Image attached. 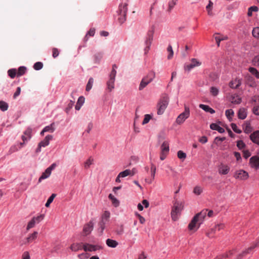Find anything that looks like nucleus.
Here are the masks:
<instances>
[{
	"instance_id": "1a4fd4ad",
	"label": "nucleus",
	"mask_w": 259,
	"mask_h": 259,
	"mask_svg": "<svg viewBox=\"0 0 259 259\" xmlns=\"http://www.w3.org/2000/svg\"><path fill=\"white\" fill-rule=\"evenodd\" d=\"M53 138V136L52 135H48L46 137L45 139L41 141L38 147L36 150V152H38L40 151V148L41 147H45L49 145V142Z\"/></svg>"
},
{
	"instance_id": "20e7f679",
	"label": "nucleus",
	"mask_w": 259,
	"mask_h": 259,
	"mask_svg": "<svg viewBox=\"0 0 259 259\" xmlns=\"http://www.w3.org/2000/svg\"><path fill=\"white\" fill-rule=\"evenodd\" d=\"M189 116L190 109L188 107L185 105V111L178 116L176 122L178 124L180 125L182 124Z\"/></svg>"
},
{
	"instance_id": "5701e85b",
	"label": "nucleus",
	"mask_w": 259,
	"mask_h": 259,
	"mask_svg": "<svg viewBox=\"0 0 259 259\" xmlns=\"http://www.w3.org/2000/svg\"><path fill=\"white\" fill-rule=\"evenodd\" d=\"M229 168L227 165H222L220 167L219 171V173L222 175H226L228 173Z\"/></svg>"
},
{
	"instance_id": "338daca9",
	"label": "nucleus",
	"mask_w": 259,
	"mask_h": 259,
	"mask_svg": "<svg viewBox=\"0 0 259 259\" xmlns=\"http://www.w3.org/2000/svg\"><path fill=\"white\" fill-rule=\"evenodd\" d=\"M246 254L245 252L242 251L240 253L237 255L236 257V259H242L244 256H246Z\"/></svg>"
},
{
	"instance_id": "6ab92c4d",
	"label": "nucleus",
	"mask_w": 259,
	"mask_h": 259,
	"mask_svg": "<svg viewBox=\"0 0 259 259\" xmlns=\"http://www.w3.org/2000/svg\"><path fill=\"white\" fill-rule=\"evenodd\" d=\"M199 107L204 110L205 112H209L211 114H213L215 113V111L211 108H210L209 106L204 104H200Z\"/></svg>"
},
{
	"instance_id": "864d4df0",
	"label": "nucleus",
	"mask_w": 259,
	"mask_h": 259,
	"mask_svg": "<svg viewBox=\"0 0 259 259\" xmlns=\"http://www.w3.org/2000/svg\"><path fill=\"white\" fill-rule=\"evenodd\" d=\"M252 62L254 66H259V55L254 57Z\"/></svg>"
},
{
	"instance_id": "e2e57ef3",
	"label": "nucleus",
	"mask_w": 259,
	"mask_h": 259,
	"mask_svg": "<svg viewBox=\"0 0 259 259\" xmlns=\"http://www.w3.org/2000/svg\"><path fill=\"white\" fill-rule=\"evenodd\" d=\"M226 140V138L225 137H222V138H220V137H216L214 139V143L218 145L219 144V141H221V142H222V141H224V140Z\"/></svg>"
},
{
	"instance_id": "7ed1b4c3",
	"label": "nucleus",
	"mask_w": 259,
	"mask_h": 259,
	"mask_svg": "<svg viewBox=\"0 0 259 259\" xmlns=\"http://www.w3.org/2000/svg\"><path fill=\"white\" fill-rule=\"evenodd\" d=\"M168 102L169 97L168 95H164L161 97L157 104V114L158 115H161L163 113L168 104Z\"/></svg>"
},
{
	"instance_id": "6e6552de",
	"label": "nucleus",
	"mask_w": 259,
	"mask_h": 259,
	"mask_svg": "<svg viewBox=\"0 0 259 259\" xmlns=\"http://www.w3.org/2000/svg\"><path fill=\"white\" fill-rule=\"evenodd\" d=\"M152 76L149 79H146V77H144L142 79L139 86V90H143L145 87H146L147 85L151 81H152L153 79L155 77V72H152L151 73Z\"/></svg>"
},
{
	"instance_id": "bb28decb",
	"label": "nucleus",
	"mask_w": 259,
	"mask_h": 259,
	"mask_svg": "<svg viewBox=\"0 0 259 259\" xmlns=\"http://www.w3.org/2000/svg\"><path fill=\"white\" fill-rule=\"evenodd\" d=\"M244 133L246 134L250 133L252 131V128L249 122H246L245 123V127L243 128Z\"/></svg>"
},
{
	"instance_id": "f03ea898",
	"label": "nucleus",
	"mask_w": 259,
	"mask_h": 259,
	"mask_svg": "<svg viewBox=\"0 0 259 259\" xmlns=\"http://www.w3.org/2000/svg\"><path fill=\"white\" fill-rule=\"evenodd\" d=\"M183 208L184 204L182 202H176L175 203L171 212V219L174 221H176L178 219V217L181 215Z\"/></svg>"
},
{
	"instance_id": "ddd939ff",
	"label": "nucleus",
	"mask_w": 259,
	"mask_h": 259,
	"mask_svg": "<svg viewBox=\"0 0 259 259\" xmlns=\"http://www.w3.org/2000/svg\"><path fill=\"white\" fill-rule=\"evenodd\" d=\"M31 134V129H28L24 132V135H23L22 136V139L23 142L20 143V147H21L23 146V145L24 144L25 141H27L28 140L30 139Z\"/></svg>"
},
{
	"instance_id": "dca6fc26",
	"label": "nucleus",
	"mask_w": 259,
	"mask_h": 259,
	"mask_svg": "<svg viewBox=\"0 0 259 259\" xmlns=\"http://www.w3.org/2000/svg\"><path fill=\"white\" fill-rule=\"evenodd\" d=\"M247 116L246 110L244 108H240L238 112V117L240 119H244Z\"/></svg>"
},
{
	"instance_id": "39448f33",
	"label": "nucleus",
	"mask_w": 259,
	"mask_h": 259,
	"mask_svg": "<svg viewBox=\"0 0 259 259\" xmlns=\"http://www.w3.org/2000/svg\"><path fill=\"white\" fill-rule=\"evenodd\" d=\"M127 4H124L122 9L119 10V15L120 17H119L118 20L120 23H123L126 20V13L127 10Z\"/></svg>"
},
{
	"instance_id": "c756f323",
	"label": "nucleus",
	"mask_w": 259,
	"mask_h": 259,
	"mask_svg": "<svg viewBox=\"0 0 259 259\" xmlns=\"http://www.w3.org/2000/svg\"><path fill=\"white\" fill-rule=\"evenodd\" d=\"M26 71V68L24 66H21L18 68L17 72V76H20L25 74Z\"/></svg>"
},
{
	"instance_id": "7c9ffc66",
	"label": "nucleus",
	"mask_w": 259,
	"mask_h": 259,
	"mask_svg": "<svg viewBox=\"0 0 259 259\" xmlns=\"http://www.w3.org/2000/svg\"><path fill=\"white\" fill-rule=\"evenodd\" d=\"M210 93L212 96L215 97L219 94V90L216 87H211L210 88Z\"/></svg>"
},
{
	"instance_id": "e433bc0d",
	"label": "nucleus",
	"mask_w": 259,
	"mask_h": 259,
	"mask_svg": "<svg viewBox=\"0 0 259 259\" xmlns=\"http://www.w3.org/2000/svg\"><path fill=\"white\" fill-rule=\"evenodd\" d=\"M213 6V3L211 1H209L208 5L206 6V10L207 11L208 15L212 16L213 13L211 11V9Z\"/></svg>"
},
{
	"instance_id": "774afa93",
	"label": "nucleus",
	"mask_w": 259,
	"mask_h": 259,
	"mask_svg": "<svg viewBox=\"0 0 259 259\" xmlns=\"http://www.w3.org/2000/svg\"><path fill=\"white\" fill-rule=\"evenodd\" d=\"M253 112L254 114L259 115V107H254L253 108Z\"/></svg>"
},
{
	"instance_id": "ea45409f",
	"label": "nucleus",
	"mask_w": 259,
	"mask_h": 259,
	"mask_svg": "<svg viewBox=\"0 0 259 259\" xmlns=\"http://www.w3.org/2000/svg\"><path fill=\"white\" fill-rule=\"evenodd\" d=\"M225 114L227 118L230 121L232 119L231 116H233L234 113L232 109H228L226 111Z\"/></svg>"
},
{
	"instance_id": "4c0bfd02",
	"label": "nucleus",
	"mask_w": 259,
	"mask_h": 259,
	"mask_svg": "<svg viewBox=\"0 0 259 259\" xmlns=\"http://www.w3.org/2000/svg\"><path fill=\"white\" fill-rule=\"evenodd\" d=\"M177 154L178 158L182 161L184 160L186 158V154L181 150L179 151Z\"/></svg>"
},
{
	"instance_id": "f3484780",
	"label": "nucleus",
	"mask_w": 259,
	"mask_h": 259,
	"mask_svg": "<svg viewBox=\"0 0 259 259\" xmlns=\"http://www.w3.org/2000/svg\"><path fill=\"white\" fill-rule=\"evenodd\" d=\"M247 83L251 87H254L256 86L255 82L254 80V78L250 76L249 74H247L245 76Z\"/></svg>"
},
{
	"instance_id": "3c124183",
	"label": "nucleus",
	"mask_w": 259,
	"mask_h": 259,
	"mask_svg": "<svg viewBox=\"0 0 259 259\" xmlns=\"http://www.w3.org/2000/svg\"><path fill=\"white\" fill-rule=\"evenodd\" d=\"M167 50V51L169 53V54L167 57V59H170L172 57L173 55H174V52H173V50L172 49V47L170 45H169Z\"/></svg>"
},
{
	"instance_id": "2f4dec72",
	"label": "nucleus",
	"mask_w": 259,
	"mask_h": 259,
	"mask_svg": "<svg viewBox=\"0 0 259 259\" xmlns=\"http://www.w3.org/2000/svg\"><path fill=\"white\" fill-rule=\"evenodd\" d=\"M258 9L256 6H252L248 9L247 15L248 17H251L252 15L253 12H257Z\"/></svg>"
},
{
	"instance_id": "aec40b11",
	"label": "nucleus",
	"mask_w": 259,
	"mask_h": 259,
	"mask_svg": "<svg viewBox=\"0 0 259 259\" xmlns=\"http://www.w3.org/2000/svg\"><path fill=\"white\" fill-rule=\"evenodd\" d=\"M83 247L82 243H73L70 247V248L73 251H77L80 250Z\"/></svg>"
},
{
	"instance_id": "0eeeda50",
	"label": "nucleus",
	"mask_w": 259,
	"mask_h": 259,
	"mask_svg": "<svg viewBox=\"0 0 259 259\" xmlns=\"http://www.w3.org/2000/svg\"><path fill=\"white\" fill-rule=\"evenodd\" d=\"M93 227L94 224L92 221H90L89 223L85 224L82 231L83 235L85 236L90 234L93 230Z\"/></svg>"
},
{
	"instance_id": "8fccbe9b",
	"label": "nucleus",
	"mask_w": 259,
	"mask_h": 259,
	"mask_svg": "<svg viewBox=\"0 0 259 259\" xmlns=\"http://www.w3.org/2000/svg\"><path fill=\"white\" fill-rule=\"evenodd\" d=\"M53 124H52L50 126H47L45 127L44 130L41 131V134L42 135L44 132H48L51 131L53 132L54 131V128L52 127Z\"/></svg>"
},
{
	"instance_id": "49530a36",
	"label": "nucleus",
	"mask_w": 259,
	"mask_h": 259,
	"mask_svg": "<svg viewBox=\"0 0 259 259\" xmlns=\"http://www.w3.org/2000/svg\"><path fill=\"white\" fill-rule=\"evenodd\" d=\"M256 247H255L254 244H252L250 246L243 250V251L246 255H247L248 254L250 253L251 251H252Z\"/></svg>"
},
{
	"instance_id": "4be33fe9",
	"label": "nucleus",
	"mask_w": 259,
	"mask_h": 259,
	"mask_svg": "<svg viewBox=\"0 0 259 259\" xmlns=\"http://www.w3.org/2000/svg\"><path fill=\"white\" fill-rule=\"evenodd\" d=\"M241 98L237 95H233L231 96V102L233 104H239L241 102Z\"/></svg>"
},
{
	"instance_id": "473e14b6",
	"label": "nucleus",
	"mask_w": 259,
	"mask_h": 259,
	"mask_svg": "<svg viewBox=\"0 0 259 259\" xmlns=\"http://www.w3.org/2000/svg\"><path fill=\"white\" fill-rule=\"evenodd\" d=\"M114 79L110 78L109 81L107 83L108 89L109 90V91H111V90L114 88Z\"/></svg>"
},
{
	"instance_id": "de8ad7c7",
	"label": "nucleus",
	"mask_w": 259,
	"mask_h": 259,
	"mask_svg": "<svg viewBox=\"0 0 259 259\" xmlns=\"http://www.w3.org/2000/svg\"><path fill=\"white\" fill-rule=\"evenodd\" d=\"M42 67L43 64L40 62H37L35 63L33 65V68L36 70L41 69Z\"/></svg>"
},
{
	"instance_id": "72a5a7b5",
	"label": "nucleus",
	"mask_w": 259,
	"mask_h": 259,
	"mask_svg": "<svg viewBox=\"0 0 259 259\" xmlns=\"http://www.w3.org/2000/svg\"><path fill=\"white\" fill-rule=\"evenodd\" d=\"M8 108V104L4 101H0V109L3 111L7 110Z\"/></svg>"
},
{
	"instance_id": "79ce46f5",
	"label": "nucleus",
	"mask_w": 259,
	"mask_h": 259,
	"mask_svg": "<svg viewBox=\"0 0 259 259\" xmlns=\"http://www.w3.org/2000/svg\"><path fill=\"white\" fill-rule=\"evenodd\" d=\"M252 34L254 37L259 39V27H257L253 28Z\"/></svg>"
},
{
	"instance_id": "603ef678",
	"label": "nucleus",
	"mask_w": 259,
	"mask_h": 259,
	"mask_svg": "<svg viewBox=\"0 0 259 259\" xmlns=\"http://www.w3.org/2000/svg\"><path fill=\"white\" fill-rule=\"evenodd\" d=\"M44 218V214H40L39 216H37L36 218H33V226L35 222L39 223L40 221H41Z\"/></svg>"
},
{
	"instance_id": "4468645a",
	"label": "nucleus",
	"mask_w": 259,
	"mask_h": 259,
	"mask_svg": "<svg viewBox=\"0 0 259 259\" xmlns=\"http://www.w3.org/2000/svg\"><path fill=\"white\" fill-rule=\"evenodd\" d=\"M249 137L252 142L259 145V131H256L251 134Z\"/></svg>"
},
{
	"instance_id": "09e8293b",
	"label": "nucleus",
	"mask_w": 259,
	"mask_h": 259,
	"mask_svg": "<svg viewBox=\"0 0 259 259\" xmlns=\"http://www.w3.org/2000/svg\"><path fill=\"white\" fill-rule=\"evenodd\" d=\"M233 254V251L232 250H230L228 253H226L220 255L219 258H221L222 259L223 258H228L232 256Z\"/></svg>"
},
{
	"instance_id": "f8f14e48",
	"label": "nucleus",
	"mask_w": 259,
	"mask_h": 259,
	"mask_svg": "<svg viewBox=\"0 0 259 259\" xmlns=\"http://www.w3.org/2000/svg\"><path fill=\"white\" fill-rule=\"evenodd\" d=\"M56 166V164L55 163H53L49 167L47 168L39 178V181H40L41 179L48 178L51 175L52 169H53Z\"/></svg>"
},
{
	"instance_id": "5fc2aeb1",
	"label": "nucleus",
	"mask_w": 259,
	"mask_h": 259,
	"mask_svg": "<svg viewBox=\"0 0 259 259\" xmlns=\"http://www.w3.org/2000/svg\"><path fill=\"white\" fill-rule=\"evenodd\" d=\"M94 161L93 158L91 157L89 158V159L85 162L84 163V167L85 168H88L89 167L90 165H91Z\"/></svg>"
},
{
	"instance_id": "9d476101",
	"label": "nucleus",
	"mask_w": 259,
	"mask_h": 259,
	"mask_svg": "<svg viewBox=\"0 0 259 259\" xmlns=\"http://www.w3.org/2000/svg\"><path fill=\"white\" fill-rule=\"evenodd\" d=\"M249 164L252 168H255L256 170L259 168V157L257 156H253L249 159Z\"/></svg>"
},
{
	"instance_id": "a19ab883",
	"label": "nucleus",
	"mask_w": 259,
	"mask_h": 259,
	"mask_svg": "<svg viewBox=\"0 0 259 259\" xmlns=\"http://www.w3.org/2000/svg\"><path fill=\"white\" fill-rule=\"evenodd\" d=\"M237 147L239 150H241L246 147V145L242 140H239L237 142Z\"/></svg>"
},
{
	"instance_id": "13d9d810",
	"label": "nucleus",
	"mask_w": 259,
	"mask_h": 259,
	"mask_svg": "<svg viewBox=\"0 0 259 259\" xmlns=\"http://www.w3.org/2000/svg\"><path fill=\"white\" fill-rule=\"evenodd\" d=\"M243 157L245 159H247V158H248L251 155L250 152L248 150H243Z\"/></svg>"
},
{
	"instance_id": "f704fd0d",
	"label": "nucleus",
	"mask_w": 259,
	"mask_h": 259,
	"mask_svg": "<svg viewBox=\"0 0 259 259\" xmlns=\"http://www.w3.org/2000/svg\"><path fill=\"white\" fill-rule=\"evenodd\" d=\"M131 174V170L130 169H126L119 174V177L123 178Z\"/></svg>"
},
{
	"instance_id": "9b49d317",
	"label": "nucleus",
	"mask_w": 259,
	"mask_h": 259,
	"mask_svg": "<svg viewBox=\"0 0 259 259\" xmlns=\"http://www.w3.org/2000/svg\"><path fill=\"white\" fill-rule=\"evenodd\" d=\"M236 179L245 180L248 178V172L244 170H240L235 172L234 176Z\"/></svg>"
},
{
	"instance_id": "052dcab7",
	"label": "nucleus",
	"mask_w": 259,
	"mask_h": 259,
	"mask_svg": "<svg viewBox=\"0 0 259 259\" xmlns=\"http://www.w3.org/2000/svg\"><path fill=\"white\" fill-rule=\"evenodd\" d=\"M151 169V172H152L151 175H152L153 179H154V177H155V174L156 172V167L154 164H152Z\"/></svg>"
},
{
	"instance_id": "412c9836",
	"label": "nucleus",
	"mask_w": 259,
	"mask_h": 259,
	"mask_svg": "<svg viewBox=\"0 0 259 259\" xmlns=\"http://www.w3.org/2000/svg\"><path fill=\"white\" fill-rule=\"evenodd\" d=\"M106 244L110 247L115 248L118 245V243L116 240L107 239L106 240Z\"/></svg>"
},
{
	"instance_id": "423d86ee",
	"label": "nucleus",
	"mask_w": 259,
	"mask_h": 259,
	"mask_svg": "<svg viewBox=\"0 0 259 259\" xmlns=\"http://www.w3.org/2000/svg\"><path fill=\"white\" fill-rule=\"evenodd\" d=\"M83 248L85 251H93L102 249L103 247L100 245H94L85 243L83 245Z\"/></svg>"
},
{
	"instance_id": "a211bd4d",
	"label": "nucleus",
	"mask_w": 259,
	"mask_h": 259,
	"mask_svg": "<svg viewBox=\"0 0 259 259\" xmlns=\"http://www.w3.org/2000/svg\"><path fill=\"white\" fill-rule=\"evenodd\" d=\"M210 128L212 130L218 131L220 133H223L225 132V130L223 127L214 123H212L210 125Z\"/></svg>"
},
{
	"instance_id": "69168bd1",
	"label": "nucleus",
	"mask_w": 259,
	"mask_h": 259,
	"mask_svg": "<svg viewBox=\"0 0 259 259\" xmlns=\"http://www.w3.org/2000/svg\"><path fill=\"white\" fill-rule=\"evenodd\" d=\"M175 5L176 2L174 0L170 2L168 5V11L170 12Z\"/></svg>"
},
{
	"instance_id": "2eb2a0df",
	"label": "nucleus",
	"mask_w": 259,
	"mask_h": 259,
	"mask_svg": "<svg viewBox=\"0 0 259 259\" xmlns=\"http://www.w3.org/2000/svg\"><path fill=\"white\" fill-rule=\"evenodd\" d=\"M200 62L198 61L197 59L194 58L191 60V63L190 64L187 65L186 67H185V69L189 71L194 67L200 65Z\"/></svg>"
},
{
	"instance_id": "c03bdc74",
	"label": "nucleus",
	"mask_w": 259,
	"mask_h": 259,
	"mask_svg": "<svg viewBox=\"0 0 259 259\" xmlns=\"http://www.w3.org/2000/svg\"><path fill=\"white\" fill-rule=\"evenodd\" d=\"M231 126L232 128V130L234 131V132L237 133V134H240L241 133L242 131L241 130L238 129L237 128V126L235 123H232L231 124Z\"/></svg>"
},
{
	"instance_id": "cd10ccee",
	"label": "nucleus",
	"mask_w": 259,
	"mask_h": 259,
	"mask_svg": "<svg viewBox=\"0 0 259 259\" xmlns=\"http://www.w3.org/2000/svg\"><path fill=\"white\" fill-rule=\"evenodd\" d=\"M248 71L252 75H254L256 78L259 79V72L256 70V68L254 67H249L248 68Z\"/></svg>"
},
{
	"instance_id": "0e129e2a",
	"label": "nucleus",
	"mask_w": 259,
	"mask_h": 259,
	"mask_svg": "<svg viewBox=\"0 0 259 259\" xmlns=\"http://www.w3.org/2000/svg\"><path fill=\"white\" fill-rule=\"evenodd\" d=\"M20 92H21V88L18 87L17 88L16 91L15 92V93L14 94L13 98L14 99H16L20 95Z\"/></svg>"
},
{
	"instance_id": "c85d7f7f",
	"label": "nucleus",
	"mask_w": 259,
	"mask_h": 259,
	"mask_svg": "<svg viewBox=\"0 0 259 259\" xmlns=\"http://www.w3.org/2000/svg\"><path fill=\"white\" fill-rule=\"evenodd\" d=\"M9 76L11 78H14L15 76H17V70L16 69H11L8 71Z\"/></svg>"
},
{
	"instance_id": "c9c22d12",
	"label": "nucleus",
	"mask_w": 259,
	"mask_h": 259,
	"mask_svg": "<svg viewBox=\"0 0 259 259\" xmlns=\"http://www.w3.org/2000/svg\"><path fill=\"white\" fill-rule=\"evenodd\" d=\"M56 196V194H52L51 195V196L49 198V199H48L47 200V203H46L45 204V206L47 207H48L50 206V204L53 202L54 199L55 198V197Z\"/></svg>"
},
{
	"instance_id": "4d7b16f0",
	"label": "nucleus",
	"mask_w": 259,
	"mask_h": 259,
	"mask_svg": "<svg viewBox=\"0 0 259 259\" xmlns=\"http://www.w3.org/2000/svg\"><path fill=\"white\" fill-rule=\"evenodd\" d=\"M22 259H31L30 254L28 251H25L23 252L22 255Z\"/></svg>"
},
{
	"instance_id": "f257e3e1",
	"label": "nucleus",
	"mask_w": 259,
	"mask_h": 259,
	"mask_svg": "<svg viewBox=\"0 0 259 259\" xmlns=\"http://www.w3.org/2000/svg\"><path fill=\"white\" fill-rule=\"evenodd\" d=\"M207 210H206L205 211H202L197 213L193 218L188 226L189 230L191 233H195L199 229L206 217Z\"/></svg>"
},
{
	"instance_id": "37998d69",
	"label": "nucleus",
	"mask_w": 259,
	"mask_h": 259,
	"mask_svg": "<svg viewBox=\"0 0 259 259\" xmlns=\"http://www.w3.org/2000/svg\"><path fill=\"white\" fill-rule=\"evenodd\" d=\"M110 217V213L107 211H105L102 216L101 220H104L106 222H108Z\"/></svg>"
},
{
	"instance_id": "a878e982",
	"label": "nucleus",
	"mask_w": 259,
	"mask_h": 259,
	"mask_svg": "<svg viewBox=\"0 0 259 259\" xmlns=\"http://www.w3.org/2000/svg\"><path fill=\"white\" fill-rule=\"evenodd\" d=\"M161 152L168 153L169 151V144L167 142L164 141L161 146Z\"/></svg>"
},
{
	"instance_id": "680f3d73",
	"label": "nucleus",
	"mask_w": 259,
	"mask_h": 259,
	"mask_svg": "<svg viewBox=\"0 0 259 259\" xmlns=\"http://www.w3.org/2000/svg\"><path fill=\"white\" fill-rule=\"evenodd\" d=\"M84 102V98L83 96H80L79 97L77 104L81 106L83 103Z\"/></svg>"
},
{
	"instance_id": "6e6d98bb",
	"label": "nucleus",
	"mask_w": 259,
	"mask_h": 259,
	"mask_svg": "<svg viewBox=\"0 0 259 259\" xmlns=\"http://www.w3.org/2000/svg\"><path fill=\"white\" fill-rule=\"evenodd\" d=\"M151 118L152 116L150 114H146L142 122L143 124L147 123Z\"/></svg>"
},
{
	"instance_id": "b1692460",
	"label": "nucleus",
	"mask_w": 259,
	"mask_h": 259,
	"mask_svg": "<svg viewBox=\"0 0 259 259\" xmlns=\"http://www.w3.org/2000/svg\"><path fill=\"white\" fill-rule=\"evenodd\" d=\"M106 222L104 220H101L100 222L99 223V229L98 230H100V234L102 235L104 230L105 228V225L106 224Z\"/></svg>"
},
{
	"instance_id": "a18cd8bd",
	"label": "nucleus",
	"mask_w": 259,
	"mask_h": 259,
	"mask_svg": "<svg viewBox=\"0 0 259 259\" xmlns=\"http://www.w3.org/2000/svg\"><path fill=\"white\" fill-rule=\"evenodd\" d=\"M93 83V78H90L86 86L85 90L87 92H89L92 89Z\"/></svg>"
},
{
	"instance_id": "393cba45",
	"label": "nucleus",
	"mask_w": 259,
	"mask_h": 259,
	"mask_svg": "<svg viewBox=\"0 0 259 259\" xmlns=\"http://www.w3.org/2000/svg\"><path fill=\"white\" fill-rule=\"evenodd\" d=\"M109 198L111 200L112 204L117 207L119 204V201L112 194H110L108 196Z\"/></svg>"
},
{
	"instance_id": "bf43d9fd",
	"label": "nucleus",
	"mask_w": 259,
	"mask_h": 259,
	"mask_svg": "<svg viewBox=\"0 0 259 259\" xmlns=\"http://www.w3.org/2000/svg\"><path fill=\"white\" fill-rule=\"evenodd\" d=\"M52 52H53V57L54 58L57 57L59 54V50L57 48H53L52 50Z\"/></svg>"
},
{
	"instance_id": "58836bf2",
	"label": "nucleus",
	"mask_w": 259,
	"mask_h": 259,
	"mask_svg": "<svg viewBox=\"0 0 259 259\" xmlns=\"http://www.w3.org/2000/svg\"><path fill=\"white\" fill-rule=\"evenodd\" d=\"M202 192V188L198 186L194 187L193 189V193L197 195H200Z\"/></svg>"
}]
</instances>
